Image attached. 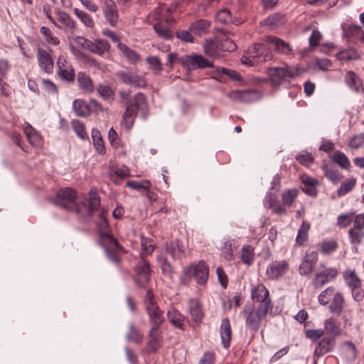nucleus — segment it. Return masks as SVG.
I'll return each mask as SVG.
<instances>
[{"label": "nucleus", "mask_w": 364, "mask_h": 364, "mask_svg": "<svg viewBox=\"0 0 364 364\" xmlns=\"http://www.w3.org/2000/svg\"><path fill=\"white\" fill-rule=\"evenodd\" d=\"M251 296L253 300L258 302L271 300L269 296V291L262 284L252 290Z\"/></svg>", "instance_id": "c9c22d12"}, {"label": "nucleus", "mask_w": 364, "mask_h": 364, "mask_svg": "<svg viewBox=\"0 0 364 364\" xmlns=\"http://www.w3.org/2000/svg\"><path fill=\"white\" fill-rule=\"evenodd\" d=\"M349 236L352 244L358 245L362 242V239L364 237V232L363 230L352 228L350 229Z\"/></svg>", "instance_id": "13d9d810"}, {"label": "nucleus", "mask_w": 364, "mask_h": 364, "mask_svg": "<svg viewBox=\"0 0 364 364\" xmlns=\"http://www.w3.org/2000/svg\"><path fill=\"white\" fill-rule=\"evenodd\" d=\"M338 273L336 268H326L314 274L312 284L316 289L321 288L328 282L333 280Z\"/></svg>", "instance_id": "6e6552de"}, {"label": "nucleus", "mask_w": 364, "mask_h": 364, "mask_svg": "<svg viewBox=\"0 0 364 364\" xmlns=\"http://www.w3.org/2000/svg\"><path fill=\"white\" fill-rule=\"evenodd\" d=\"M301 181L304 186V187L301 188L304 193L311 197L317 196L318 191L316 187L318 184L317 179L304 173L301 176Z\"/></svg>", "instance_id": "6ab92c4d"}, {"label": "nucleus", "mask_w": 364, "mask_h": 364, "mask_svg": "<svg viewBox=\"0 0 364 364\" xmlns=\"http://www.w3.org/2000/svg\"><path fill=\"white\" fill-rule=\"evenodd\" d=\"M97 92L104 100L112 102L114 99L115 90L108 85L100 84Z\"/></svg>", "instance_id": "58836bf2"}, {"label": "nucleus", "mask_w": 364, "mask_h": 364, "mask_svg": "<svg viewBox=\"0 0 364 364\" xmlns=\"http://www.w3.org/2000/svg\"><path fill=\"white\" fill-rule=\"evenodd\" d=\"M162 332L157 328H151L147 336L146 350L149 353H155L161 347Z\"/></svg>", "instance_id": "9b49d317"}, {"label": "nucleus", "mask_w": 364, "mask_h": 364, "mask_svg": "<svg viewBox=\"0 0 364 364\" xmlns=\"http://www.w3.org/2000/svg\"><path fill=\"white\" fill-rule=\"evenodd\" d=\"M217 38L205 39L203 44V50L205 55L213 57H219L220 50L217 48Z\"/></svg>", "instance_id": "473e14b6"}, {"label": "nucleus", "mask_w": 364, "mask_h": 364, "mask_svg": "<svg viewBox=\"0 0 364 364\" xmlns=\"http://www.w3.org/2000/svg\"><path fill=\"white\" fill-rule=\"evenodd\" d=\"M129 168L125 166H112L109 171L110 178L116 184H119V181H122L129 177Z\"/></svg>", "instance_id": "393cba45"}, {"label": "nucleus", "mask_w": 364, "mask_h": 364, "mask_svg": "<svg viewBox=\"0 0 364 364\" xmlns=\"http://www.w3.org/2000/svg\"><path fill=\"white\" fill-rule=\"evenodd\" d=\"M285 22V16L279 13H276L265 18L263 24L269 27H277L283 25Z\"/></svg>", "instance_id": "ea45409f"}, {"label": "nucleus", "mask_w": 364, "mask_h": 364, "mask_svg": "<svg viewBox=\"0 0 364 364\" xmlns=\"http://www.w3.org/2000/svg\"><path fill=\"white\" fill-rule=\"evenodd\" d=\"M364 144V134L355 135L349 141L348 146L353 149H358Z\"/></svg>", "instance_id": "774afa93"}, {"label": "nucleus", "mask_w": 364, "mask_h": 364, "mask_svg": "<svg viewBox=\"0 0 364 364\" xmlns=\"http://www.w3.org/2000/svg\"><path fill=\"white\" fill-rule=\"evenodd\" d=\"M298 191L296 189L288 190L282 193V200L284 205H291L296 198Z\"/></svg>", "instance_id": "e2e57ef3"}, {"label": "nucleus", "mask_w": 364, "mask_h": 364, "mask_svg": "<svg viewBox=\"0 0 364 364\" xmlns=\"http://www.w3.org/2000/svg\"><path fill=\"white\" fill-rule=\"evenodd\" d=\"M211 24V21L209 20L198 19L190 25L189 31L195 35L201 36L209 33Z\"/></svg>", "instance_id": "aec40b11"}, {"label": "nucleus", "mask_w": 364, "mask_h": 364, "mask_svg": "<svg viewBox=\"0 0 364 364\" xmlns=\"http://www.w3.org/2000/svg\"><path fill=\"white\" fill-rule=\"evenodd\" d=\"M289 264L286 260L274 261L269 264L267 274L272 279H277L282 277L288 270Z\"/></svg>", "instance_id": "4468645a"}, {"label": "nucleus", "mask_w": 364, "mask_h": 364, "mask_svg": "<svg viewBox=\"0 0 364 364\" xmlns=\"http://www.w3.org/2000/svg\"><path fill=\"white\" fill-rule=\"evenodd\" d=\"M147 313L151 323V328L159 329L164 321L163 311L160 310L159 306H155V309L147 311Z\"/></svg>", "instance_id": "c85d7f7f"}, {"label": "nucleus", "mask_w": 364, "mask_h": 364, "mask_svg": "<svg viewBox=\"0 0 364 364\" xmlns=\"http://www.w3.org/2000/svg\"><path fill=\"white\" fill-rule=\"evenodd\" d=\"M102 11L107 23L115 27L119 21V11L116 2L114 0H105Z\"/></svg>", "instance_id": "1a4fd4ad"}, {"label": "nucleus", "mask_w": 364, "mask_h": 364, "mask_svg": "<svg viewBox=\"0 0 364 364\" xmlns=\"http://www.w3.org/2000/svg\"><path fill=\"white\" fill-rule=\"evenodd\" d=\"M71 124L75 132L80 139L84 140L88 139V135L85 129V125L82 122L78 119H73L71 122Z\"/></svg>", "instance_id": "a18cd8bd"}, {"label": "nucleus", "mask_w": 364, "mask_h": 364, "mask_svg": "<svg viewBox=\"0 0 364 364\" xmlns=\"http://www.w3.org/2000/svg\"><path fill=\"white\" fill-rule=\"evenodd\" d=\"M57 19L63 24L65 30L73 31L76 28L75 21L65 11H58Z\"/></svg>", "instance_id": "2f4dec72"}, {"label": "nucleus", "mask_w": 364, "mask_h": 364, "mask_svg": "<svg viewBox=\"0 0 364 364\" xmlns=\"http://www.w3.org/2000/svg\"><path fill=\"white\" fill-rule=\"evenodd\" d=\"M40 32L43 35L45 41L50 45L58 46L60 43L59 39L54 36L48 27L42 26Z\"/></svg>", "instance_id": "8fccbe9b"}, {"label": "nucleus", "mask_w": 364, "mask_h": 364, "mask_svg": "<svg viewBox=\"0 0 364 364\" xmlns=\"http://www.w3.org/2000/svg\"><path fill=\"white\" fill-rule=\"evenodd\" d=\"M215 19L223 24L230 23L232 21V13L228 9H223L216 13Z\"/></svg>", "instance_id": "864d4df0"}, {"label": "nucleus", "mask_w": 364, "mask_h": 364, "mask_svg": "<svg viewBox=\"0 0 364 364\" xmlns=\"http://www.w3.org/2000/svg\"><path fill=\"white\" fill-rule=\"evenodd\" d=\"M336 59L340 61L358 60L361 59L360 53L354 48H348L341 50L336 55Z\"/></svg>", "instance_id": "bb28decb"}, {"label": "nucleus", "mask_w": 364, "mask_h": 364, "mask_svg": "<svg viewBox=\"0 0 364 364\" xmlns=\"http://www.w3.org/2000/svg\"><path fill=\"white\" fill-rule=\"evenodd\" d=\"M77 192L72 188H63L60 189L54 198L56 205L63 208L68 209L75 213L80 222H85L91 219L95 211L101 205L100 197L96 189H91L89 192V198L77 202Z\"/></svg>", "instance_id": "f257e3e1"}, {"label": "nucleus", "mask_w": 364, "mask_h": 364, "mask_svg": "<svg viewBox=\"0 0 364 364\" xmlns=\"http://www.w3.org/2000/svg\"><path fill=\"white\" fill-rule=\"evenodd\" d=\"M157 261L161 269L163 274L171 275L173 273V268L168 259L162 256H158Z\"/></svg>", "instance_id": "5fc2aeb1"}, {"label": "nucleus", "mask_w": 364, "mask_h": 364, "mask_svg": "<svg viewBox=\"0 0 364 364\" xmlns=\"http://www.w3.org/2000/svg\"><path fill=\"white\" fill-rule=\"evenodd\" d=\"M189 313L191 316L192 321L198 326L203 321L204 313L202 309V305L198 300L191 299L190 301Z\"/></svg>", "instance_id": "412c9836"}, {"label": "nucleus", "mask_w": 364, "mask_h": 364, "mask_svg": "<svg viewBox=\"0 0 364 364\" xmlns=\"http://www.w3.org/2000/svg\"><path fill=\"white\" fill-rule=\"evenodd\" d=\"M355 183L356 179L355 178H350L343 182L337 191L338 196L341 197L346 195L353 188Z\"/></svg>", "instance_id": "3c124183"}, {"label": "nucleus", "mask_w": 364, "mask_h": 364, "mask_svg": "<svg viewBox=\"0 0 364 364\" xmlns=\"http://www.w3.org/2000/svg\"><path fill=\"white\" fill-rule=\"evenodd\" d=\"M151 182L148 180H143L138 182V192H141V195L146 197L149 201L156 200V195L154 192L150 191Z\"/></svg>", "instance_id": "f704fd0d"}, {"label": "nucleus", "mask_w": 364, "mask_h": 364, "mask_svg": "<svg viewBox=\"0 0 364 364\" xmlns=\"http://www.w3.org/2000/svg\"><path fill=\"white\" fill-rule=\"evenodd\" d=\"M107 216L108 211L102 208L99 213L96 225L107 255L112 261L118 263L119 262L118 252L122 251V247L111 232Z\"/></svg>", "instance_id": "f03ea898"}, {"label": "nucleus", "mask_w": 364, "mask_h": 364, "mask_svg": "<svg viewBox=\"0 0 364 364\" xmlns=\"http://www.w3.org/2000/svg\"><path fill=\"white\" fill-rule=\"evenodd\" d=\"M334 289L333 287H328L325 290H323L318 296V302L321 305L327 304L333 294Z\"/></svg>", "instance_id": "0e129e2a"}, {"label": "nucleus", "mask_w": 364, "mask_h": 364, "mask_svg": "<svg viewBox=\"0 0 364 364\" xmlns=\"http://www.w3.org/2000/svg\"><path fill=\"white\" fill-rule=\"evenodd\" d=\"M267 74L269 76L264 80V82L269 81L274 89H277L287 77L294 78L297 75L288 68H269Z\"/></svg>", "instance_id": "423d86ee"}, {"label": "nucleus", "mask_w": 364, "mask_h": 364, "mask_svg": "<svg viewBox=\"0 0 364 364\" xmlns=\"http://www.w3.org/2000/svg\"><path fill=\"white\" fill-rule=\"evenodd\" d=\"M144 303L146 311H149L150 310L155 309V306H158L152 289H150L146 291V294L144 297Z\"/></svg>", "instance_id": "603ef678"}, {"label": "nucleus", "mask_w": 364, "mask_h": 364, "mask_svg": "<svg viewBox=\"0 0 364 364\" xmlns=\"http://www.w3.org/2000/svg\"><path fill=\"white\" fill-rule=\"evenodd\" d=\"M57 75L58 77L68 83H73L75 78V70L65 56L60 55L58 57L57 62Z\"/></svg>", "instance_id": "0eeeda50"}, {"label": "nucleus", "mask_w": 364, "mask_h": 364, "mask_svg": "<svg viewBox=\"0 0 364 364\" xmlns=\"http://www.w3.org/2000/svg\"><path fill=\"white\" fill-rule=\"evenodd\" d=\"M89 104H90V112L92 111L95 113L98 114L100 112L107 113L109 111L108 108L104 107L100 102L97 101L95 99H90L89 101Z\"/></svg>", "instance_id": "69168bd1"}, {"label": "nucleus", "mask_w": 364, "mask_h": 364, "mask_svg": "<svg viewBox=\"0 0 364 364\" xmlns=\"http://www.w3.org/2000/svg\"><path fill=\"white\" fill-rule=\"evenodd\" d=\"M345 82L355 92L364 91L363 80L353 70L346 72L345 75Z\"/></svg>", "instance_id": "a211bd4d"}, {"label": "nucleus", "mask_w": 364, "mask_h": 364, "mask_svg": "<svg viewBox=\"0 0 364 364\" xmlns=\"http://www.w3.org/2000/svg\"><path fill=\"white\" fill-rule=\"evenodd\" d=\"M211 73L213 75L210 77L217 81H220V77L223 75H228L231 80L235 82H242L243 80V77L237 71L225 67H217L215 70L212 71Z\"/></svg>", "instance_id": "dca6fc26"}, {"label": "nucleus", "mask_w": 364, "mask_h": 364, "mask_svg": "<svg viewBox=\"0 0 364 364\" xmlns=\"http://www.w3.org/2000/svg\"><path fill=\"white\" fill-rule=\"evenodd\" d=\"M344 298L343 294L337 292L334 294L333 299L329 305V310L332 313L341 315L343 309Z\"/></svg>", "instance_id": "4c0bfd02"}, {"label": "nucleus", "mask_w": 364, "mask_h": 364, "mask_svg": "<svg viewBox=\"0 0 364 364\" xmlns=\"http://www.w3.org/2000/svg\"><path fill=\"white\" fill-rule=\"evenodd\" d=\"M77 80L80 88L85 93L91 94L95 91L94 83L90 77L84 72H79Z\"/></svg>", "instance_id": "4be33fe9"}, {"label": "nucleus", "mask_w": 364, "mask_h": 364, "mask_svg": "<svg viewBox=\"0 0 364 364\" xmlns=\"http://www.w3.org/2000/svg\"><path fill=\"white\" fill-rule=\"evenodd\" d=\"M325 328L331 331V336L330 337L336 338L341 334V329L338 326L333 318H328L325 322Z\"/></svg>", "instance_id": "4d7b16f0"}, {"label": "nucleus", "mask_w": 364, "mask_h": 364, "mask_svg": "<svg viewBox=\"0 0 364 364\" xmlns=\"http://www.w3.org/2000/svg\"><path fill=\"white\" fill-rule=\"evenodd\" d=\"M73 107L77 116L87 117L90 114V104H87L83 100L77 99L74 100Z\"/></svg>", "instance_id": "c756f323"}, {"label": "nucleus", "mask_w": 364, "mask_h": 364, "mask_svg": "<svg viewBox=\"0 0 364 364\" xmlns=\"http://www.w3.org/2000/svg\"><path fill=\"white\" fill-rule=\"evenodd\" d=\"M217 48L220 52H233L237 49V45L226 35L222 38H217Z\"/></svg>", "instance_id": "7c9ffc66"}, {"label": "nucleus", "mask_w": 364, "mask_h": 364, "mask_svg": "<svg viewBox=\"0 0 364 364\" xmlns=\"http://www.w3.org/2000/svg\"><path fill=\"white\" fill-rule=\"evenodd\" d=\"M134 110L133 107L130 106L127 107L125 112L123 114L122 118V126L127 129L129 130L134 124Z\"/></svg>", "instance_id": "a19ab883"}, {"label": "nucleus", "mask_w": 364, "mask_h": 364, "mask_svg": "<svg viewBox=\"0 0 364 364\" xmlns=\"http://www.w3.org/2000/svg\"><path fill=\"white\" fill-rule=\"evenodd\" d=\"M117 47L129 60L136 59L135 51L129 48L126 44L121 43L117 44Z\"/></svg>", "instance_id": "052dcab7"}, {"label": "nucleus", "mask_w": 364, "mask_h": 364, "mask_svg": "<svg viewBox=\"0 0 364 364\" xmlns=\"http://www.w3.org/2000/svg\"><path fill=\"white\" fill-rule=\"evenodd\" d=\"M265 41L267 43L273 44L274 46V50L276 51L281 52L282 53H289L291 51L289 43L284 42L278 37L268 36L266 37Z\"/></svg>", "instance_id": "a878e982"}, {"label": "nucleus", "mask_w": 364, "mask_h": 364, "mask_svg": "<svg viewBox=\"0 0 364 364\" xmlns=\"http://www.w3.org/2000/svg\"><path fill=\"white\" fill-rule=\"evenodd\" d=\"M73 12L86 27L92 28L95 26V21L90 14L77 8H75Z\"/></svg>", "instance_id": "79ce46f5"}, {"label": "nucleus", "mask_w": 364, "mask_h": 364, "mask_svg": "<svg viewBox=\"0 0 364 364\" xmlns=\"http://www.w3.org/2000/svg\"><path fill=\"white\" fill-rule=\"evenodd\" d=\"M140 238L141 252L139 255L140 262L138 264V287H144L149 282L151 272L150 262L146 257L152 255L156 245L151 237L141 235Z\"/></svg>", "instance_id": "7ed1b4c3"}, {"label": "nucleus", "mask_w": 364, "mask_h": 364, "mask_svg": "<svg viewBox=\"0 0 364 364\" xmlns=\"http://www.w3.org/2000/svg\"><path fill=\"white\" fill-rule=\"evenodd\" d=\"M191 33L189 29L188 31L178 30L175 35L177 38L180 39L183 43H193L195 38Z\"/></svg>", "instance_id": "680f3d73"}, {"label": "nucleus", "mask_w": 364, "mask_h": 364, "mask_svg": "<svg viewBox=\"0 0 364 364\" xmlns=\"http://www.w3.org/2000/svg\"><path fill=\"white\" fill-rule=\"evenodd\" d=\"M139 111L141 112V117L144 119L146 118L149 115V106L146 97L141 92H138V112Z\"/></svg>", "instance_id": "09e8293b"}, {"label": "nucleus", "mask_w": 364, "mask_h": 364, "mask_svg": "<svg viewBox=\"0 0 364 364\" xmlns=\"http://www.w3.org/2000/svg\"><path fill=\"white\" fill-rule=\"evenodd\" d=\"M343 277L348 287L352 289V291H354L355 289L360 287L361 281L355 274L354 270L347 269L343 273Z\"/></svg>", "instance_id": "72a5a7b5"}, {"label": "nucleus", "mask_w": 364, "mask_h": 364, "mask_svg": "<svg viewBox=\"0 0 364 364\" xmlns=\"http://www.w3.org/2000/svg\"><path fill=\"white\" fill-rule=\"evenodd\" d=\"M310 228V224L306 221H303L299 230L296 242L299 245H303L308 240V231Z\"/></svg>", "instance_id": "37998d69"}, {"label": "nucleus", "mask_w": 364, "mask_h": 364, "mask_svg": "<svg viewBox=\"0 0 364 364\" xmlns=\"http://www.w3.org/2000/svg\"><path fill=\"white\" fill-rule=\"evenodd\" d=\"M318 259V255L316 251L310 253H306L302 262L299 266V273L301 275H307L311 273Z\"/></svg>", "instance_id": "f8f14e48"}, {"label": "nucleus", "mask_w": 364, "mask_h": 364, "mask_svg": "<svg viewBox=\"0 0 364 364\" xmlns=\"http://www.w3.org/2000/svg\"><path fill=\"white\" fill-rule=\"evenodd\" d=\"M220 337L225 348H228L232 339V330L228 318H223L220 326Z\"/></svg>", "instance_id": "b1692460"}, {"label": "nucleus", "mask_w": 364, "mask_h": 364, "mask_svg": "<svg viewBox=\"0 0 364 364\" xmlns=\"http://www.w3.org/2000/svg\"><path fill=\"white\" fill-rule=\"evenodd\" d=\"M52 52L51 49H49V52L38 48L37 50V60L40 68L48 74H51L54 69V60L50 54Z\"/></svg>", "instance_id": "9d476101"}, {"label": "nucleus", "mask_w": 364, "mask_h": 364, "mask_svg": "<svg viewBox=\"0 0 364 364\" xmlns=\"http://www.w3.org/2000/svg\"><path fill=\"white\" fill-rule=\"evenodd\" d=\"M178 63L188 71L215 67L213 62L205 58L202 55L196 53L181 56L178 58Z\"/></svg>", "instance_id": "39448f33"}, {"label": "nucleus", "mask_w": 364, "mask_h": 364, "mask_svg": "<svg viewBox=\"0 0 364 364\" xmlns=\"http://www.w3.org/2000/svg\"><path fill=\"white\" fill-rule=\"evenodd\" d=\"M164 247L166 252L169 254L173 259H176L180 257L179 254L176 253V243L174 241L166 242Z\"/></svg>", "instance_id": "338daca9"}, {"label": "nucleus", "mask_w": 364, "mask_h": 364, "mask_svg": "<svg viewBox=\"0 0 364 364\" xmlns=\"http://www.w3.org/2000/svg\"><path fill=\"white\" fill-rule=\"evenodd\" d=\"M253 259H254V248L250 245L243 246L242 248L241 260L245 264L250 265V264H252Z\"/></svg>", "instance_id": "de8ad7c7"}, {"label": "nucleus", "mask_w": 364, "mask_h": 364, "mask_svg": "<svg viewBox=\"0 0 364 364\" xmlns=\"http://www.w3.org/2000/svg\"><path fill=\"white\" fill-rule=\"evenodd\" d=\"M267 45L264 43H255L252 44V58H259L262 56L267 51Z\"/></svg>", "instance_id": "bf43d9fd"}, {"label": "nucleus", "mask_w": 364, "mask_h": 364, "mask_svg": "<svg viewBox=\"0 0 364 364\" xmlns=\"http://www.w3.org/2000/svg\"><path fill=\"white\" fill-rule=\"evenodd\" d=\"M110 48L111 46L108 41L103 38H96L91 41L88 51L103 56L105 53H109Z\"/></svg>", "instance_id": "f3484780"}, {"label": "nucleus", "mask_w": 364, "mask_h": 364, "mask_svg": "<svg viewBox=\"0 0 364 364\" xmlns=\"http://www.w3.org/2000/svg\"><path fill=\"white\" fill-rule=\"evenodd\" d=\"M333 161L342 168L349 169L350 164L347 156L340 151H336L333 156Z\"/></svg>", "instance_id": "c03bdc74"}, {"label": "nucleus", "mask_w": 364, "mask_h": 364, "mask_svg": "<svg viewBox=\"0 0 364 364\" xmlns=\"http://www.w3.org/2000/svg\"><path fill=\"white\" fill-rule=\"evenodd\" d=\"M322 169L325 176L333 183L338 182L343 178L338 170L330 168L327 164L323 165Z\"/></svg>", "instance_id": "49530a36"}, {"label": "nucleus", "mask_w": 364, "mask_h": 364, "mask_svg": "<svg viewBox=\"0 0 364 364\" xmlns=\"http://www.w3.org/2000/svg\"><path fill=\"white\" fill-rule=\"evenodd\" d=\"M259 92L257 90L249 89L245 90H232L229 92L228 96L233 99L240 100L241 102H250L251 101L250 96L252 94H259Z\"/></svg>", "instance_id": "cd10ccee"}, {"label": "nucleus", "mask_w": 364, "mask_h": 364, "mask_svg": "<svg viewBox=\"0 0 364 364\" xmlns=\"http://www.w3.org/2000/svg\"><path fill=\"white\" fill-rule=\"evenodd\" d=\"M167 317L170 323L175 327L181 330L185 329L184 321L186 317L175 307H171L168 311Z\"/></svg>", "instance_id": "5701e85b"}, {"label": "nucleus", "mask_w": 364, "mask_h": 364, "mask_svg": "<svg viewBox=\"0 0 364 364\" xmlns=\"http://www.w3.org/2000/svg\"><path fill=\"white\" fill-rule=\"evenodd\" d=\"M154 30L158 36L164 40H172L173 38V32L165 24L156 23L153 26Z\"/></svg>", "instance_id": "e433bc0d"}, {"label": "nucleus", "mask_w": 364, "mask_h": 364, "mask_svg": "<svg viewBox=\"0 0 364 364\" xmlns=\"http://www.w3.org/2000/svg\"><path fill=\"white\" fill-rule=\"evenodd\" d=\"M209 275V267L203 260L199 261L196 264H191L184 268L181 277V282L187 284L192 278H194L199 285L207 283Z\"/></svg>", "instance_id": "20e7f679"}, {"label": "nucleus", "mask_w": 364, "mask_h": 364, "mask_svg": "<svg viewBox=\"0 0 364 364\" xmlns=\"http://www.w3.org/2000/svg\"><path fill=\"white\" fill-rule=\"evenodd\" d=\"M254 306L252 304L246 305L243 313L246 316V323L249 328L256 332L258 331L262 317L257 314V312L254 313Z\"/></svg>", "instance_id": "ddd939ff"}, {"label": "nucleus", "mask_w": 364, "mask_h": 364, "mask_svg": "<svg viewBox=\"0 0 364 364\" xmlns=\"http://www.w3.org/2000/svg\"><path fill=\"white\" fill-rule=\"evenodd\" d=\"M338 248V243L336 240H323L321 245L320 251L324 255H329Z\"/></svg>", "instance_id": "6e6d98bb"}, {"label": "nucleus", "mask_w": 364, "mask_h": 364, "mask_svg": "<svg viewBox=\"0 0 364 364\" xmlns=\"http://www.w3.org/2000/svg\"><path fill=\"white\" fill-rule=\"evenodd\" d=\"M336 346L334 337L326 336L320 340L314 350V356L320 358L333 350Z\"/></svg>", "instance_id": "2eb2a0df"}]
</instances>
